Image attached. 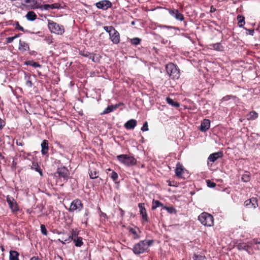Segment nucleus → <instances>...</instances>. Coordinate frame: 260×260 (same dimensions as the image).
Listing matches in <instances>:
<instances>
[{"label": "nucleus", "instance_id": "nucleus-57", "mask_svg": "<svg viewBox=\"0 0 260 260\" xmlns=\"http://www.w3.org/2000/svg\"><path fill=\"white\" fill-rule=\"evenodd\" d=\"M89 58L91 59L92 60V61L95 62V57H94V55L92 53L91 55V58Z\"/></svg>", "mask_w": 260, "mask_h": 260}, {"label": "nucleus", "instance_id": "nucleus-13", "mask_svg": "<svg viewBox=\"0 0 260 260\" xmlns=\"http://www.w3.org/2000/svg\"><path fill=\"white\" fill-rule=\"evenodd\" d=\"M169 14L174 17L176 20L183 21L184 20L183 15L180 13L178 10L175 9H169Z\"/></svg>", "mask_w": 260, "mask_h": 260}, {"label": "nucleus", "instance_id": "nucleus-5", "mask_svg": "<svg viewBox=\"0 0 260 260\" xmlns=\"http://www.w3.org/2000/svg\"><path fill=\"white\" fill-rule=\"evenodd\" d=\"M198 219L205 226H211L213 224V217L208 213L204 212L201 214L198 217Z\"/></svg>", "mask_w": 260, "mask_h": 260}, {"label": "nucleus", "instance_id": "nucleus-52", "mask_svg": "<svg viewBox=\"0 0 260 260\" xmlns=\"http://www.w3.org/2000/svg\"><path fill=\"white\" fill-rule=\"evenodd\" d=\"M26 85L29 87H31L32 86V83L31 81L27 80L26 82Z\"/></svg>", "mask_w": 260, "mask_h": 260}, {"label": "nucleus", "instance_id": "nucleus-61", "mask_svg": "<svg viewBox=\"0 0 260 260\" xmlns=\"http://www.w3.org/2000/svg\"><path fill=\"white\" fill-rule=\"evenodd\" d=\"M0 158H1V159L4 158V156L1 154V153H0Z\"/></svg>", "mask_w": 260, "mask_h": 260}, {"label": "nucleus", "instance_id": "nucleus-30", "mask_svg": "<svg viewBox=\"0 0 260 260\" xmlns=\"http://www.w3.org/2000/svg\"><path fill=\"white\" fill-rule=\"evenodd\" d=\"M258 117V114L255 111H251L248 115V119L254 120Z\"/></svg>", "mask_w": 260, "mask_h": 260}, {"label": "nucleus", "instance_id": "nucleus-3", "mask_svg": "<svg viewBox=\"0 0 260 260\" xmlns=\"http://www.w3.org/2000/svg\"><path fill=\"white\" fill-rule=\"evenodd\" d=\"M117 159L126 166H133L136 164L137 160L133 157L126 154H121L117 156Z\"/></svg>", "mask_w": 260, "mask_h": 260}, {"label": "nucleus", "instance_id": "nucleus-24", "mask_svg": "<svg viewBox=\"0 0 260 260\" xmlns=\"http://www.w3.org/2000/svg\"><path fill=\"white\" fill-rule=\"evenodd\" d=\"M167 103L174 107H179L180 104L176 102H175L173 99L168 97L166 98Z\"/></svg>", "mask_w": 260, "mask_h": 260}, {"label": "nucleus", "instance_id": "nucleus-20", "mask_svg": "<svg viewBox=\"0 0 260 260\" xmlns=\"http://www.w3.org/2000/svg\"><path fill=\"white\" fill-rule=\"evenodd\" d=\"M19 253L15 250L10 251L9 260H19Z\"/></svg>", "mask_w": 260, "mask_h": 260}, {"label": "nucleus", "instance_id": "nucleus-31", "mask_svg": "<svg viewBox=\"0 0 260 260\" xmlns=\"http://www.w3.org/2000/svg\"><path fill=\"white\" fill-rule=\"evenodd\" d=\"M162 204L157 200H153L152 202V209L154 210L156 208L159 207V206H162Z\"/></svg>", "mask_w": 260, "mask_h": 260}, {"label": "nucleus", "instance_id": "nucleus-6", "mask_svg": "<svg viewBox=\"0 0 260 260\" xmlns=\"http://www.w3.org/2000/svg\"><path fill=\"white\" fill-rule=\"evenodd\" d=\"M166 71L167 74L173 79H177L179 78V71L173 63H170L167 64Z\"/></svg>", "mask_w": 260, "mask_h": 260}, {"label": "nucleus", "instance_id": "nucleus-7", "mask_svg": "<svg viewBox=\"0 0 260 260\" xmlns=\"http://www.w3.org/2000/svg\"><path fill=\"white\" fill-rule=\"evenodd\" d=\"M56 175H58V178L60 179V181L62 183L60 185H62L63 183L67 182L68 179L69 172L65 167L60 168L57 169L55 173L56 176Z\"/></svg>", "mask_w": 260, "mask_h": 260}, {"label": "nucleus", "instance_id": "nucleus-27", "mask_svg": "<svg viewBox=\"0 0 260 260\" xmlns=\"http://www.w3.org/2000/svg\"><path fill=\"white\" fill-rule=\"evenodd\" d=\"M39 4L37 0H31L27 6L32 9H36L39 7Z\"/></svg>", "mask_w": 260, "mask_h": 260}, {"label": "nucleus", "instance_id": "nucleus-18", "mask_svg": "<svg viewBox=\"0 0 260 260\" xmlns=\"http://www.w3.org/2000/svg\"><path fill=\"white\" fill-rule=\"evenodd\" d=\"M42 147V153L43 154H46L47 153L48 151V142L47 140H44L41 144Z\"/></svg>", "mask_w": 260, "mask_h": 260}, {"label": "nucleus", "instance_id": "nucleus-47", "mask_svg": "<svg viewBox=\"0 0 260 260\" xmlns=\"http://www.w3.org/2000/svg\"><path fill=\"white\" fill-rule=\"evenodd\" d=\"M45 41L48 44H50L52 43H53V38H52V37L51 36H47L45 38Z\"/></svg>", "mask_w": 260, "mask_h": 260}, {"label": "nucleus", "instance_id": "nucleus-12", "mask_svg": "<svg viewBox=\"0 0 260 260\" xmlns=\"http://www.w3.org/2000/svg\"><path fill=\"white\" fill-rule=\"evenodd\" d=\"M96 6L98 8L107 10L112 6V3L108 0H103L96 3Z\"/></svg>", "mask_w": 260, "mask_h": 260}, {"label": "nucleus", "instance_id": "nucleus-43", "mask_svg": "<svg viewBox=\"0 0 260 260\" xmlns=\"http://www.w3.org/2000/svg\"><path fill=\"white\" fill-rule=\"evenodd\" d=\"M59 8L60 5L57 3L49 5V9H59Z\"/></svg>", "mask_w": 260, "mask_h": 260}, {"label": "nucleus", "instance_id": "nucleus-4", "mask_svg": "<svg viewBox=\"0 0 260 260\" xmlns=\"http://www.w3.org/2000/svg\"><path fill=\"white\" fill-rule=\"evenodd\" d=\"M48 26L52 33H54L58 35H61L64 32L63 26L59 25L53 21L48 20Z\"/></svg>", "mask_w": 260, "mask_h": 260}, {"label": "nucleus", "instance_id": "nucleus-19", "mask_svg": "<svg viewBox=\"0 0 260 260\" xmlns=\"http://www.w3.org/2000/svg\"><path fill=\"white\" fill-rule=\"evenodd\" d=\"M19 49L21 51H27L29 50V45L26 42L20 40Z\"/></svg>", "mask_w": 260, "mask_h": 260}, {"label": "nucleus", "instance_id": "nucleus-8", "mask_svg": "<svg viewBox=\"0 0 260 260\" xmlns=\"http://www.w3.org/2000/svg\"><path fill=\"white\" fill-rule=\"evenodd\" d=\"M83 208V205L81 200L76 199L72 201L71 203L69 211L70 212H74L75 211L80 212Z\"/></svg>", "mask_w": 260, "mask_h": 260}, {"label": "nucleus", "instance_id": "nucleus-58", "mask_svg": "<svg viewBox=\"0 0 260 260\" xmlns=\"http://www.w3.org/2000/svg\"><path fill=\"white\" fill-rule=\"evenodd\" d=\"M22 1H23V2L24 3V4H23V5H24V4L28 5L29 3H30V2L31 1V0H22Z\"/></svg>", "mask_w": 260, "mask_h": 260}, {"label": "nucleus", "instance_id": "nucleus-2", "mask_svg": "<svg viewBox=\"0 0 260 260\" xmlns=\"http://www.w3.org/2000/svg\"><path fill=\"white\" fill-rule=\"evenodd\" d=\"M104 29L109 34L110 40L115 44L120 42V35L112 26H104Z\"/></svg>", "mask_w": 260, "mask_h": 260}, {"label": "nucleus", "instance_id": "nucleus-28", "mask_svg": "<svg viewBox=\"0 0 260 260\" xmlns=\"http://www.w3.org/2000/svg\"><path fill=\"white\" fill-rule=\"evenodd\" d=\"M89 174L90 178L92 179H95L98 177V172L95 170L90 169L89 170Z\"/></svg>", "mask_w": 260, "mask_h": 260}, {"label": "nucleus", "instance_id": "nucleus-46", "mask_svg": "<svg viewBox=\"0 0 260 260\" xmlns=\"http://www.w3.org/2000/svg\"><path fill=\"white\" fill-rule=\"evenodd\" d=\"M149 130L148 129V122L147 121H145L143 125V126L141 127V131L143 132H146L148 131Z\"/></svg>", "mask_w": 260, "mask_h": 260}, {"label": "nucleus", "instance_id": "nucleus-37", "mask_svg": "<svg viewBox=\"0 0 260 260\" xmlns=\"http://www.w3.org/2000/svg\"><path fill=\"white\" fill-rule=\"evenodd\" d=\"M141 39L138 38H135L131 40V42L132 44L137 45L140 44Z\"/></svg>", "mask_w": 260, "mask_h": 260}, {"label": "nucleus", "instance_id": "nucleus-34", "mask_svg": "<svg viewBox=\"0 0 260 260\" xmlns=\"http://www.w3.org/2000/svg\"><path fill=\"white\" fill-rule=\"evenodd\" d=\"M109 171H111L112 173L110 175V177L113 179V181H116L118 179V174L116 172L112 171L110 169H108Z\"/></svg>", "mask_w": 260, "mask_h": 260}, {"label": "nucleus", "instance_id": "nucleus-33", "mask_svg": "<svg viewBox=\"0 0 260 260\" xmlns=\"http://www.w3.org/2000/svg\"><path fill=\"white\" fill-rule=\"evenodd\" d=\"M242 180L245 182H248L250 179L249 174L247 172L244 173L242 176Z\"/></svg>", "mask_w": 260, "mask_h": 260}, {"label": "nucleus", "instance_id": "nucleus-17", "mask_svg": "<svg viewBox=\"0 0 260 260\" xmlns=\"http://www.w3.org/2000/svg\"><path fill=\"white\" fill-rule=\"evenodd\" d=\"M137 122L135 119H131L124 124V127L127 129H134L137 125Z\"/></svg>", "mask_w": 260, "mask_h": 260}, {"label": "nucleus", "instance_id": "nucleus-25", "mask_svg": "<svg viewBox=\"0 0 260 260\" xmlns=\"http://www.w3.org/2000/svg\"><path fill=\"white\" fill-rule=\"evenodd\" d=\"M210 46L212 48L217 51H221L223 50V47L220 44V43L213 44L210 45Z\"/></svg>", "mask_w": 260, "mask_h": 260}, {"label": "nucleus", "instance_id": "nucleus-50", "mask_svg": "<svg viewBox=\"0 0 260 260\" xmlns=\"http://www.w3.org/2000/svg\"><path fill=\"white\" fill-rule=\"evenodd\" d=\"M250 242H252V245L254 244H260V241H258L257 239H253L252 241H251Z\"/></svg>", "mask_w": 260, "mask_h": 260}, {"label": "nucleus", "instance_id": "nucleus-54", "mask_svg": "<svg viewBox=\"0 0 260 260\" xmlns=\"http://www.w3.org/2000/svg\"><path fill=\"white\" fill-rule=\"evenodd\" d=\"M32 67H40L41 66L37 62H34L31 64Z\"/></svg>", "mask_w": 260, "mask_h": 260}, {"label": "nucleus", "instance_id": "nucleus-40", "mask_svg": "<svg viewBox=\"0 0 260 260\" xmlns=\"http://www.w3.org/2000/svg\"><path fill=\"white\" fill-rule=\"evenodd\" d=\"M183 173V169L181 168L177 167L175 170L176 175L178 177L181 176Z\"/></svg>", "mask_w": 260, "mask_h": 260}, {"label": "nucleus", "instance_id": "nucleus-16", "mask_svg": "<svg viewBox=\"0 0 260 260\" xmlns=\"http://www.w3.org/2000/svg\"><path fill=\"white\" fill-rule=\"evenodd\" d=\"M223 156V153L221 151L217 152L215 153H213L211 154L209 157L208 159L212 162H215L218 158H221Z\"/></svg>", "mask_w": 260, "mask_h": 260}, {"label": "nucleus", "instance_id": "nucleus-15", "mask_svg": "<svg viewBox=\"0 0 260 260\" xmlns=\"http://www.w3.org/2000/svg\"><path fill=\"white\" fill-rule=\"evenodd\" d=\"M252 246V242H249L247 244L244 243H239L237 247L238 249L240 250H245L247 251L248 253H250L249 251V249Z\"/></svg>", "mask_w": 260, "mask_h": 260}, {"label": "nucleus", "instance_id": "nucleus-1", "mask_svg": "<svg viewBox=\"0 0 260 260\" xmlns=\"http://www.w3.org/2000/svg\"><path fill=\"white\" fill-rule=\"evenodd\" d=\"M153 243V240H141L134 245L133 251L135 254L137 255L143 253L148 250Z\"/></svg>", "mask_w": 260, "mask_h": 260}, {"label": "nucleus", "instance_id": "nucleus-39", "mask_svg": "<svg viewBox=\"0 0 260 260\" xmlns=\"http://www.w3.org/2000/svg\"><path fill=\"white\" fill-rule=\"evenodd\" d=\"M38 9H40L41 10H47L49 9V4H45L44 5H41L40 4H39Z\"/></svg>", "mask_w": 260, "mask_h": 260}, {"label": "nucleus", "instance_id": "nucleus-53", "mask_svg": "<svg viewBox=\"0 0 260 260\" xmlns=\"http://www.w3.org/2000/svg\"><path fill=\"white\" fill-rule=\"evenodd\" d=\"M231 96L230 95H226L224 97H223L222 99V100L223 101H228L231 98Z\"/></svg>", "mask_w": 260, "mask_h": 260}, {"label": "nucleus", "instance_id": "nucleus-26", "mask_svg": "<svg viewBox=\"0 0 260 260\" xmlns=\"http://www.w3.org/2000/svg\"><path fill=\"white\" fill-rule=\"evenodd\" d=\"M76 247H81L83 245V242H82V238L81 237H77L74 238L73 240Z\"/></svg>", "mask_w": 260, "mask_h": 260}, {"label": "nucleus", "instance_id": "nucleus-32", "mask_svg": "<svg viewBox=\"0 0 260 260\" xmlns=\"http://www.w3.org/2000/svg\"><path fill=\"white\" fill-rule=\"evenodd\" d=\"M128 231L131 233L132 234L134 235V239H139V236L138 235L137 232L135 229L132 228H128Z\"/></svg>", "mask_w": 260, "mask_h": 260}, {"label": "nucleus", "instance_id": "nucleus-9", "mask_svg": "<svg viewBox=\"0 0 260 260\" xmlns=\"http://www.w3.org/2000/svg\"><path fill=\"white\" fill-rule=\"evenodd\" d=\"M6 201L9 205L12 212L14 213L19 210V207L15 199L10 196H7Z\"/></svg>", "mask_w": 260, "mask_h": 260}, {"label": "nucleus", "instance_id": "nucleus-42", "mask_svg": "<svg viewBox=\"0 0 260 260\" xmlns=\"http://www.w3.org/2000/svg\"><path fill=\"white\" fill-rule=\"evenodd\" d=\"M41 231L43 235H47V231L46 229V227L44 224H41L40 226Z\"/></svg>", "mask_w": 260, "mask_h": 260}, {"label": "nucleus", "instance_id": "nucleus-22", "mask_svg": "<svg viewBox=\"0 0 260 260\" xmlns=\"http://www.w3.org/2000/svg\"><path fill=\"white\" fill-rule=\"evenodd\" d=\"M118 105L109 106L107 108H106L104 110V111L102 113V114H105L109 113L111 112H112L114 110H116L118 108Z\"/></svg>", "mask_w": 260, "mask_h": 260}, {"label": "nucleus", "instance_id": "nucleus-38", "mask_svg": "<svg viewBox=\"0 0 260 260\" xmlns=\"http://www.w3.org/2000/svg\"><path fill=\"white\" fill-rule=\"evenodd\" d=\"M91 54L92 53H89L87 51H84L80 52V55H81L84 57H88V58H91Z\"/></svg>", "mask_w": 260, "mask_h": 260}, {"label": "nucleus", "instance_id": "nucleus-36", "mask_svg": "<svg viewBox=\"0 0 260 260\" xmlns=\"http://www.w3.org/2000/svg\"><path fill=\"white\" fill-rule=\"evenodd\" d=\"M78 235V233L76 230H72L71 235L68 236L69 238H71V241L73 240L74 238H77Z\"/></svg>", "mask_w": 260, "mask_h": 260}, {"label": "nucleus", "instance_id": "nucleus-41", "mask_svg": "<svg viewBox=\"0 0 260 260\" xmlns=\"http://www.w3.org/2000/svg\"><path fill=\"white\" fill-rule=\"evenodd\" d=\"M206 258L204 256L194 254L193 256V260H205Z\"/></svg>", "mask_w": 260, "mask_h": 260}, {"label": "nucleus", "instance_id": "nucleus-62", "mask_svg": "<svg viewBox=\"0 0 260 260\" xmlns=\"http://www.w3.org/2000/svg\"><path fill=\"white\" fill-rule=\"evenodd\" d=\"M88 212L87 211H86V212L85 213V215L86 216H87L88 215Z\"/></svg>", "mask_w": 260, "mask_h": 260}, {"label": "nucleus", "instance_id": "nucleus-63", "mask_svg": "<svg viewBox=\"0 0 260 260\" xmlns=\"http://www.w3.org/2000/svg\"><path fill=\"white\" fill-rule=\"evenodd\" d=\"M132 24H134V22H132Z\"/></svg>", "mask_w": 260, "mask_h": 260}, {"label": "nucleus", "instance_id": "nucleus-21", "mask_svg": "<svg viewBox=\"0 0 260 260\" xmlns=\"http://www.w3.org/2000/svg\"><path fill=\"white\" fill-rule=\"evenodd\" d=\"M26 18L29 21H34L37 18V15L33 11H29L25 16Z\"/></svg>", "mask_w": 260, "mask_h": 260}, {"label": "nucleus", "instance_id": "nucleus-48", "mask_svg": "<svg viewBox=\"0 0 260 260\" xmlns=\"http://www.w3.org/2000/svg\"><path fill=\"white\" fill-rule=\"evenodd\" d=\"M165 209L167 211L170 213H176V210L175 208L173 207H165Z\"/></svg>", "mask_w": 260, "mask_h": 260}, {"label": "nucleus", "instance_id": "nucleus-45", "mask_svg": "<svg viewBox=\"0 0 260 260\" xmlns=\"http://www.w3.org/2000/svg\"><path fill=\"white\" fill-rule=\"evenodd\" d=\"M207 186L209 187L213 188L216 186V184L210 180H206Z\"/></svg>", "mask_w": 260, "mask_h": 260}, {"label": "nucleus", "instance_id": "nucleus-35", "mask_svg": "<svg viewBox=\"0 0 260 260\" xmlns=\"http://www.w3.org/2000/svg\"><path fill=\"white\" fill-rule=\"evenodd\" d=\"M58 241L63 244H65L66 242L70 243L71 242V238H69L68 236H67V238L61 237L60 238L58 239Z\"/></svg>", "mask_w": 260, "mask_h": 260}, {"label": "nucleus", "instance_id": "nucleus-56", "mask_svg": "<svg viewBox=\"0 0 260 260\" xmlns=\"http://www.w3.org/2000/svg\"><path fill=\"white\" fill-rule=\"evenodd\" d=\"M247 31L249 32V34L253 36L254 34V30L253 29H247Z\"/></svg>", "mask_w": 260, "mask_h": 260}, {"label": "nucleus", "instance_id": "nucleus-59", "mask_svg": "<svg viewBox=\"0 0 260 260\" xmlns=\"http://www.w3.org/2000/svg\"><path fill=\"white\" fill-rule=\"evenodd\" d=\"M30 260H41L38 257L34 256L30 258Z\"/></svg>", "mask_w": 260, "mask_h": 260}, {"label": "nucleus", "instance_id": "nucleus-11", "mask_svg": "<svg viewBox=\"0 0 260 260\" xmlns=\"http://www.w3.org/2000/svg\"><path fill=\"white\" fill-rule=\"evenodd\" d=\"M244 205L247 208L255 209L258 206L257 200L256 198H252L245 201Z\"/></svg>", "mask_w": 260, "mask_h": 260}, {"label": "nucleus", "instance_id": "nucleus-14", "mask_svg": "<svg viewBox=\"0 0 260 260\" xmlns=\"http://www.w3.org/2000/svg\"><path fill=\"white\" fill-rule=\"evenodd\" d=\"M210 126V121L209 119H205L201 122L200 130L202 132L207 131Z\"/></svg>", "mask_w": 260, "mask_h": 260}, {"label": "nucleus", "instance_id": "nucleus-44", "mask_svg": "<svg viewBox=\"0 0 260 260\" xmlns=\"http://www.w3.org/2000/svg\"><path fill=\"white\" fill-rule=\"evenodd\" d=\"M15 26V28L17 29H18L19 30H21L22 31H24V28L23 27H22L21 26H20L19 25V23L18 21H16L15 22V24H14Z\"/></svg>", "mask_w": 260, "mask_h": 260}, {"label": "nucleus", "instance_id": "nucleus-10", "mask_svg": "<svg viewBox=\"0 0 260 260\" xmlns=\"http://www.w3.org/2000/svg\"><path fill=\"white\" fill-rule=\"evenodd\" d=\"M138 207L140 209V214L141 215L143 222H147L148 221V215L144 203H139Z\"/></svg>", "mask_w": 260, "mask_h": 260}, {"label": "nucleus", "instance_id": "nucleus-55", "mask_svg": "<svg viewBox=\"0 0 260 260\" xmlns=\"http://www.w3.org/2000/svg\"><path fill=\"white\" fill-rule=\"evenodd\" d=\"M16 144L18 146H23L24 145V143H23V142L22 141L17 140Z\"/></svg>", "mask_w": 260, "mask_h": 260}, {"label": "nucleus", "instance_id": "nucleus-29", "mask_svg": "<svg viewBox=\"0 0 260 260\" xmlns=\"http://www.w3.org/2000/svg\"><path fill=\"white\" fill-rule=\"evenodd\" d=\"M31 169L33 170H35L36 171L38 172L41 176L42 175V171L39 166L37 162H33L32 164V166L31 167Z\"/></svg>", "mask_w": 260, "mask_h": 260}, {"label": "nucleus", "instance_id": "nucleus-60", "mask_svg": "<svg viewBox=\"0 0 260 260\" xmlns=\"http://www.w3.org/2000/svg\"><path fill=\"white\" fill-rule=\"evenodd\" d=\"M20 34H17L13 37L14 38V39H15L17 38L18 37H19L20 36Z\"/></svg>", "mask_w": 260, "mask_h": 260}, {"label": "nucleus", "instance_id": "nucleus-49", "mask_svg": "<svg viewBox=\"0 0 260 260\" xmlns=\"http://www.w3.org/2000/svg\"><path fill=\"white\" fill-rule=\"evenodd\" d=\"M5 125V121L0 118V129H2Z\"/></svg>", "mask_w": 260, "mask_h": 260}, {"label": "nucleus", "instance_id": "nucleus-23", "mask_svg": "<svg viewBox=\"0 0 260 260\" xmlns=\"http://www.w3.org/2000/svg\"><path fill=\"white\" fill-rule=\"evenodd\" d=\"M237 20L238 25L240 27H243L245 23L244 17L242 15H239L237 16Z\"/></svg>", "mask_w": 260, "mask_h": 260}, {"label": "nucleus", "instance_id": "nucleus-51", "mask_svg": "<svg viewBox=\"0 0 260 260\" xmlns=\"http://www.w3.org/2000/svg\"><path fill=\"white\" fill-rule=\"evenodd\" d=\"M14 38L13 37H8L7 38V42L9 43H12L14 40Z\"/></svg>", "mask_w": 260, "mask_h": 260}]
</instances>
